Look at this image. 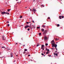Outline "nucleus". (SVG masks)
Returning <instances> with one entry per match:
<instances>
[{"label": "nucleus", "mask_w": 64, "mask_h": 64, "mask_svg": "<svg viewBox=\"0 0 64 64\" xmlns=\"http://www.w3.org/2000/svg\"><path fill=\"white\" fill-rule=\"evenodd\" d=\"M44 7V6H43V7Z\"/></svg>", "instance_id": "obj_53"}, {"label": "nucleus", "mask_w": 64, "mask_h": 64, "mask_svg": "<svg viewBox=\"0 0 64 64\" xmlns=\"http://www.w3.org/2000/svg\"><path fill=\"white\" fill-rule=\"evenodd\" d=\"M46 32H47V30H45L44 31V32L43 33V34L44 35H45V34H46Z\"/></svg>", "instance_id": "obj_3"}, {"label": "nucleus", "mask_w": 64, "mask_h": 64, "mask_svg": "<svg viewBox=\"0 0 64 64\" xmlns=\"http://www.w3.org/2000/svg\"><path fill=\"white\" fill-rule=\"evenodd\" d=\"M31 46L30 47V48H31Z\"/></svg>", "instance_id": "obj_52"}, {"label": "nucleus", "mask_w": 64, "mask_h": 64, "mask_svg": "<svg viewBox=\"0 0 64 64\" xmlns=\"http://www.w3.org/2000/svg\"><path fill=\"white\" fill-rule=\"evenodd\" d=\"M39 35H41V32H40L39 34Z\"/></svg>", "instance_id": "obj_19"}, {"label": "nucleus", "mask_w": 64, "mask_h": 64, "mask_svg": "<svg viewBox=\"0 0 64 64\" xmlns=\"http://www.w3.org/2000/svg\"><path fill=\"white\" fill-rule=\"evenodd\" d=\"M44 40H47V37L46 36H44Z\"/></svg>", "instance_id": "obj_7"}, {"label": "nucleus", "mask_w": 64, "mask_h": 64, "mask_svg": "<svg viewBox=\"0 0 64 64\" xmlns=\"http://www.w3.org/2000/svg\"><path fill=\"white\" fill-rule=\"evenodd\" d=\"M35 0H33V2H35Z\"/></svg>", "instance_id": "obj_40"}, {"label": "nucleus", "mask_w": 64, "mask_h": 64, "mask_svg": "<svg viewBox=\"0 0 64 64\" xmlns=\"http://www.w3.org/2000/svg\"><path fill=\"white\" fill-rule=\"evenodd\" d=\"M1 14L2 15H3V14H5L6 13V12H1Z\"/></svg>", "instance_id": "obj_4"}, {"label": "nucleus", "mask_w": 64, "mask_h": 64, "mask_svg": "<svg viewBox=\"0 0 64 64\" xmlns=\"http://www.w3.org/2000/svg\"><path fill=\"white\" fill-rule=\"evenodd\" d=\"M15 54V55H16V54Z\"/></svg>", "instance_id": "obj_63"}, {"label": "nucleus", "mask_w": 64, "mask_h": 64, "mask_svg": "<svg viewBox=\"0 0 64 64\" xmlns=\"http://www.w3.org/2000/svg\"><path fill=\"white\" fill-rule=\"evenodd\" d=\"M44 54H45V52H44Z\"/></svg>", "instance_id": "obj_56"}, {"label": "nucleus", "mask_w": 64, "mask_h": 64, "mask_svg": "<svg viewBox=\"0 0 64 64\" xmlns=\"http://www.w3.org/2000/svg\"><path fill=\"white\" fill-rule=\"evenodd\" d=\"M8 13L7 12H6V14H7Z\"/></svg>", "instance_id": "obj_42"}, {"label": "nucleus", "mask_w": 64, "mask_h": 64, "mask_svg": "<svg viewBox=\"0 0 64 64\" xmlns=\"http://www.w3.org/2000/svg\"><path fill=\"white\" fill-rule=\"evenodd\" d=\"M30 29H32V28L30 26Z\"/></svg>", "instance_id": "obj_28"}, {"label": "nucleus", "mask_w": 64, "mask_h": 64, "mask_svg": "<svg viewBox=\"0 0 64 64\" xmlns=\"http://www.w3.org/2000/svg\"><path fill=\"white\" fill-rule=\"evenodd\" d=\"M41 55H42L43 56L44 55V54H43V53H42L41 54Z\"/></svg>", "instance_id": "obj_33"}, {"label": "nucleus", "mask_w": 64, "mask_h": 64, "mask_svg": "<svg viewBox=\"0 0 64 64\" xmlns=\"http://www.w3.org/2000/svg\"><path fill=\"white\" fill-rule=\"evenodd\" d=\"M54 55H56V56H57V55H58V54H55V52H54Z\"/></svg>", "instance_id": "obj_13"}, {"label": "nucleus", "mask_w": 64, "mask_h": 64, "mask_svg": "<svg viewBox=\"0 0 64 64\" xmlns=\"http://www.w3.org/2000/svg\"><path fill=\"white\" fill-rule=\"evenodd\" d=\"M24 46H25V45H24Z\"/></svg>", "instance_id": "obj_55"}, {"label": "nucleus", "mask_w": 64, "mask_h": 64, "mask_svg": "<svg viewBox=\"0 0 64 64\" xmlns=\"http://www.w3.org/2000/svg\"><path fill=\"white\" fill-rule=\"evenodd\" d=\"M32 22H33V23H34V20H32Z\"/></svg>", "instance_id": "obj_30"}, {"label": "nucleus", "mask_w": 64, "mask_h": 64, "mask_svg": "<svg viewBox=\"0 0 64 64\" xmlns=\"http://www.w3.org/2000/svg\"><path fill=\"white\" fill-rule=\"evenodd\" d=\"M11 10V9H8V11L9 12L10 11V10Z\"/></svg>", "instance_id": "obj_17"}, {"label": "nucleus", "mask_w": 64, "mask_h": 64, "mask_svg": "<svg viewBox=\"0 0 64 64\" xmlns=\"http://www.w3.org/2000/svg\"><path fill=\"white\" fill-rule=\"evenodd\" d=\"M48 19H50V18L49 17H48Z\"/></svg>", "instance_id": "obj_38"}, {"label": "nucleus", "mask_w": 64, "mask_h": 64, "mask_svg": "<svg viewBox=\"0 0 64 64\" xmlns=\"http://www.w3.org/2000/svg\"><path fill=\"white\" fill-rule=\"evenodd\" d=\"M13 54L12 53H11L10 54V56H11L10 57H13Z\"/></svg>", "instance_id": "obj_11"}, {"label": "nucleus", "mask_w": 64, "mask_h": 64, "mask_svg": "<svg viewBox=\"0 0 64 64\" xmlns=\"http://www.w3.org/2000/svg\"><path fill=\"white\" fill-rule=\"evenodd\" d=\"M31 61H32V60H31Z\"/></svg>", "instance_id": "obj_61"}, {"label": "nucleus", "mask_w": 64, "mask_h": 64, "mask_svg": "<svg viewBox=\"0 0 64 64\" xmlns=\"http://www.w3.org/2000/svg\"><path fill=\"white\" fill-rule=\"evenodd\" d=\"M8 26V27H9V26H10V25L9 24H8V25H7Z\"/></svg>", "instance_id": "obj_29"}, {"label": "nucleus", "mask_w": 64, "mask_h": 64, "mask_svg": "<svg viewBox=\"0 0 64 64\" xmlns=\"http://www.w3.org/2000/svg\"><path fill=\"white\" fill-rule=\"evenodd\" d=\"M26 8H27V7H26Z\"/></svg>", "instance_id": "obj_60"}, {"label": "nucleus", "mask_w": 64, "mask_h": 64, "mask_svg": "<svg viewBox=\"0 0 64 64\" xmlns=\"http://www.w3.org/2000/svg\"><path fill=\"white\" fill-rule=\"evenodd\" d=\"M7 48H5V49H7Z\"/></svg>", "instance_id": "obj_44"}, {"label": "nucleus", "mask_w": 64, "mask_h": 64, "mask_svg": "<svg viewBox=\"0 0 64 64\" xmlns=\"http://www.w3.org/2000/svg\"><path fill=\"white\" fill-rule=\"evenodd\" d=\"M52 44V47H54L56 48V50H57V49L56 48L57 47V44H55V43H54V40H52L51 41Z\"/></svg>", "instance_id": "obj_1"}, {"label": "nucleus", "mask_w": 64, "mask_h": 64, "mask_svg": "<svg viewBox=\"0 0 64 64\" xmlns=\"http://www.w3.org/2000/svg\"><path fill=\"white\" fill-rule=\"evenodd\" d=\"M16 56H18V55H16Z\"/></svg>", "instance_id": "obj_46"}, {"label": "nucleus", "mask_w": 64, "mask_h": 64, "mask_svg": "<svg viewBox=\"0 0 64 64\" xmlns=\"http://www.w3.org/2000/svg\"><path fill=\"white\" fill-rule=\"evenodd\" d=\"M53 49H54V48H53V47H52V48L51 49H52V50H53Z\"/></svg>", "instance_id": "obj_34"}, {"label": "nucleus", "mask_w": 64, "mask_h": 64, "mask_svg": "<svg viewBox=\"0 0 64 64\" xmlns=\"http://www.w3.org/2000/svg\"><path fill=\"white\" fill-rule=\"evenodd\" d=\"M43 6V5H42V6Z\"/></svg>", "instance_id": "obj_47"}, {"label": "nucleus", "mask_w": 64, "mask_h": 64, "mask_svg": "<svg viewBox=\"0 0 64 64\" xmlns=\"http://www.w3.org/2000/svg\"><path fill=\"white\" fill-rule=\"evenodd\" d=\"M46 50L47 52H49V49H47V48H46Z\"/></svg>", "instance_id": "obj_9"}, {"label": "nucleus", "mask_w": 64, "mask_h": 64, "mask_svg": "<svg viewBox=\"0 0 64 64\" xmlns=\"http://www.w3.org/2000/svg\"><path fill=\"white\" fill-rule=\"evenodd\" d=\"M45 46H44V45H42V47L41 48V49H43V48Z\"/></svg>", "instance_id": "obj_5"}, {"label": "nucleus", "mask_w": 64, "mask_h": 64, "mask_svg": "<svg viewBox=\"0 0 64 64\" xmlns=\"http://www.w3.org/2000/svg\"><path fill=\"white\" fill-rule=\"evenodd\" d=\"M28 56H30V54H28Z\"/></svg>", "instance_id": "obj_41"}, {"label": "nucleus", "mask_w": 64, "mask_h": 64, "mask_svg": "<svg viewBox=\"0 0 64 64\" xmlns=\"http://www.w3.org/2000/svg\"><path fill=\"white\" fill-rule=\"evenodd\" d=\"M37 28H38V29H39V28H40V27H37Z\"/></svg>", "instance_id": "obj_31"}, {"label": "nucleus", "mask_w": 64, "mask_h": 64, "mask_svg": "<svg viewBox=\"0 0 64 64\" xmlns=\"http://www.w3.org/2000/svg\"><path fill=\"white\" fill-rule=\"evenodd\" d=\"M25 56H26V54H25Z\"/></svg>", "instance_id": "obj_62"}, {"label": "nucleus", "mask_w": 64, "mask_h": 64, "mask_svg": "<svg viewBox=\"0 0 64 64\" xmlns=\"http://www.w3.org/2000/svg\"><path fill=\"white\" fill-rule=\"evenodd\" d=\"M27 51V49H25L24 50V51Z\"/></svg>", "instance_id": "obj_21"}, {"label": "nucleus", "mask_w": 64, "mask_h": 64, "mask_svg": "<svg viewBox=\"0 0 64 64\" xmlns=\"http://www.w3.org/2000/svg\"><path fill=\"white\" fill-rule=\"evenodd\" d=\"M59 53V52H58L57 53V54H58V53Z\"/></svg>", "instance_id": "obj_49"}, {"label": "nucleus", "mask_w": 64, "mask_h": 64, "mask_svg": "<svg viewBox=\"0 0 64 64\" xmlns=\"http://www.w3.org/2000/svg\"><path fill=\"white\" fill-rule=\"evenodd\" d=\"M44 56H45V55H44Z\"/></svg>", "instance_id": "obj_50"}, {"label": "nucleus", "mask_w": 64, "mask_h": 64, "mask_svg": "<svg viewBox=\"0 0 64 64\" xmlns=\"http://www.w3.org/2000/svg\"><path fill=\"white\" fill-rule=\"evenodd\" d=\"M42 32H44V30L43 29H42Z\"/></svg>", "instance_id": "obj_15"}, {"label": "nucleus", "mask_w": 64, "mask_h": 64, "mask_svg": "<svg viewBox=\"0 0 64 64\" xmlns=\"http://www.w3.org/2000/svg\"><path fill=\"white\" fill-rule=\"evenodd\" d=\"M2 48L1 49H2V50H4L5 48V46H2Z\"/></svg>", "instance_id": "obj_6"}, {"label": "nucleus", "mask_w": 64, "mask_h": 64, "mask_svg": "<svg viewBox=\"0 0 64 64\" xmlns=\"http://www.w3.org/2000/svg\"><path fill=\"white\" fill-rule=\"evenodd\" d=\"M46 54H48V53H49V52H46Z\"/></svg>", "instance_id": "obj_25"}, {"label": "nucleus", "mask_w": 64, "mask_h": 64, "mask_svg": "<svg viewBox=\"0 0 64 64\" xmlns=\"http://www.w3.org/2000/svg\"><path fill=\"white\" fill-rule=\"evenodd\" d=\"M48 46V44H46V46Z\"/></svg>", "instance_id": "obj_23"}, {"label": "nucleus", "mask_w": 64, "mask_h": 64, "mask_svg": "<svg viewBox=\"0 0 64 64\" xmlns=\"http://www.w3.org/2000/svg\"><path fill=\"white\" fill-rule=\"evenodd\" d=\"M18 4L19 3V2H18Z\"/></svg>", "instance_id": "obj_58"}, {"label": "nucleus", "mask_w": 64, "mask_h": 64, "mask_svg": "<svg viewBox=\"0 0 64 64\" xmlns=\"http://www.w3.org/2000/svg\"><path fill=\"white\" fill-rule=\"evenodd\" d=\"M61 16H60L59 18H60V19H61Z\"/></svg>", "instance_id": "obj_20"}, {"label": "nucleus", "mask_w": 64, "mask_h": 64, "mask_svg": "<svg viewBox=\"0 0 64 64\" xmlns=\"http://www.w3.org/2000/svg\"><path fill=\"white\" fill-rule=\"evenodd\" d=\"M42 49H43V50H44V48Z\"/></svg>", "instance_id": "obj_51"}, {"label": "nucleus", "mask_w": 64, "mask_h": 64, "mask_svg": "<svg viewBox=\"0 0 64 64\" xmlns=\"http://www.w3.org/2000/svg\"><path fill=\"white\" fill-rule=\"evenodd\" d=\"M56 43H57V42H56Z\"/></svg>", "instance_id": "obj_64"}, {"label": "nucleus", "mask_w": 64, "mask_h": 64, "mask_svg": "<svg viewBox=\"0 0 64 64\" xmlns=\"http://www.w3.org/2000/svg\"><path fill=\"white\" fill-rule=\"evenodd\" d=\"M61 17H62V18H64V16H62Z\"/></svg>", "instance_id": "obj_24"}, {"label": "nucleus", "mask_w": 64, "mask_h": 64, "mask_svg": "<svg viewBox=\"0 0 64 64\" xmlns=\"http://www.w3.org/2000/svg\"><path fill=\"white\" fill-rule=\"evenodd\" d=\"M18 44L17 43H16V44Z\"/></svg>", "instance_id": "obj_48"}, {"label": "nucleus", "mask_w": 64, "mask_h": 64, "mask_svg": "<svg viewBox=\"0 0 64 64\" xmlns=\"http://www.w3.org/2000/svg\"><path fill=\"white\" fill-rule=\"evenodd\" d=\"M57 52V51H56V52Z\"/></svg>", "instance_id": "obj_45"}, {"label": "nucleus", "mask_w": 64, "mask_h": 64, "mask_svg": "<svg viewBox=\"0 0 64 64\" xmlns=\"http://www.w3.org/2000/svg\"><path fill=\"white\" fill-rule=\"evenodd\" d=\"M29 30H30V29H29V28H28V31H29Z\"/></svg>", "instance_id": "obj_35"}, {"label": "nucleus", "mask_w": 64, "mask_h": 64, "mask_svg": "<svg viewBox=\"0 0 64 64\" xmlns=\"http://www.w3.org/2000/svg\"><path fill=\"white\" fill-rule=\"evenodd\" d=\"M32 26H32V27L33 28H35V26H33V25H32Z\"/></svg>", "instance_id": "obj_26"}, {"label": "nucleus", "mask_w": 64, "mask_h": 64, "mask_svg": "<svg viewBox=\"0 0 64 64\" xmlns=\"http://www.w3.org/2000/svg\"><path fill=\"white\" fill-rule=\"evenodd\" d=\"M14 62H15V60L14 61Z\"/></svg>", "instance_id": "obj_59"}, {"label": "nucleus", "mask_w": 64, "mask_h": 64, "mask_svg": "<svg viewBox=\"0 0 64 64\" xmlns=\"http://www.w3.org/2000/svg\"><path fill=\"white\" fill-rule=\"evenodd\" d=\"M21 40H23V38H21Z\"/></svg>", "instance_id": "obj_36"}, {"label": "nucleus", "mask_w": 64, "mask_h": 64, "mask_svg": "<svg viewBox=\"0 0 64 64\" xmlns=\"http://www.w3.org/2000/svg\"><path fill=\"white\" fill-rule=\"evenodd\" d=\"M30 10L31 11V10H31V9H30Z\"/></svg>", "instance_id": "obj_54"}, {"label": "nucleus", "mask_w": 64, "mask_h": 64, "mask_svg": "<svg viewBox=\"0 0 64 64\" xmlns=\"http://www.w3.org/2000/svg\"><path fill=\"white\" fill-rule=\"evenodd\" d=\"M6 38L4 36H2V39L3 40H5Z\"/></svg>", "instance_id": "obj_2"}, {"label": "nucleus", "mask_w": 64, "mask_h": 64, "mask_svg": "<svg viewBox=\"0 0 64 64\" xmlns=\"http://www.w3.org/2000/svg\"><path fill=\"white\" fill-rule=\"evenodd\" d=\"M39 45H40V44H37V46L38 47V46H39Z\"/></svg>", "instance_id": "obj_14"}, {"label": "nucleus", "mask_w": 64, "mask_h": 64, "mask_svg": "<svg viewBox=\"0 0 64 64\" xmlns=\"http://www.w3.org/2000/svg\"><path fill=\"white\" fill-rule=\"evenodd\" d=\"M29 27V26L26 25V26L24 27V28H25V29H26V28H27V27Z\"/></svg>", "instance_id": "obj_8"}, {"label": "nucleus", "mask_w": 64, "mask_h": 64, "mask_svg": "<svg viewBox=\"0 0 64 64\" xmlns=\"http://www.w3.org/2000/svg\"><path fill=\"white\" fill-rule=\"evenodd\" d=\"M26 53V52H23V54H25V53Z\"/></svg>", "instance_id": "obj_32"}, {"label": "nucleus", "mask_w": 64, "mask_h": 64, "mask_svg": "<svg viewBox=\"0 0 64 64\" xmlns=\"http://www.w3.org/2000/svg\"><path fill=\"white\" fill-rule=\"evenodd\" d=\"M32 11H34V12L36 11V10L34 8L33 10H32Z\"/></svg>", "instance_id": "obj_10"}, {"label": "nucleus", "mask_w": 64, "mask_h": 64, "mask_svg": "<svg viewBox=\"0 0 64 64\" xmlns=\"http://www.w3.org/2000/svg\"><path fill=\"white\" fill-rule=\"evenodd\" d=\"M42 27H43V28H45V26L42 25Z\"/></svg>", "instance_id": "obj_12"}, {"label": "nucleus", "mask_w": 64, "mask_h": 64, "mask_svg": "<svg viewBox=\"0 0 64 64\" xmlns=\"http://www.w3.org/2000/svg\"><path fill=\"white\" fill-rule=\"evenodd\" d=\"M58 40V39H57V38L55 39V40H56V41H57V40Z\"/></svg>", "instance_id": "obj_27"}, {"label": "nucleus", "mask_w": 64, "mask_h": 64, "mask_svg": "<svg viewBox=\"0 0 64 64\" xmlns=\"http://www.w3.org/2000/svg\"><path fill=\"white\" fill-rule=\"evenodd\" d=\"M48 56H49L50 57H51V55H49Z\"/></svg>", "instance_id": "obj_39"}, {"label": "nucleus", "mask_w": 64, "mask_h": 64, "mask_svg": "<svg viewBox=\"0 0 64 64\" xmlns=\"http://www.w3.org/2000/svg\"><path fill=\"white\" fill-rule=\"evenodd\" d=\"M7 14H8V15H9V13H8Z\"/></svg>", "instance_id": "obj_43"}, {"label": "nucleus", "mask_w": 64, "mask_h": 64, "mask_svg": "<svg viewBox=\"0 0 64 64\" xmlns=\"http://www.w3.org/2000/svg\"><path fill=\"white\" fill-rule=\"evenodd\" d=\"M31 23V22H26V23H27V24H28V23Z\"/></svg>", "instance_id": "obj_18"}, {"label": "nucleus", "mask_w": 64, "mask_h": 64, "mask_svg": "<svg viewBox=\"0 0 64 64\" xmlns=\"http://www.w3.org/2000/svg\"><path fill=\"white\" fill-rule=\"evenodd\" d=\"M57 26L58 27H59V26H60V25H59L58 24H57Z\"/></svg>", "instance_id": "obj_16"}, {"label": "nucleus", "mask_w": 64, "mask_h": 64, "mask_svg": "<svg viewBox=\"0 0 64 64\" xmlns=\"http://www.w3.org/2000/svg\"><path fill=\"white\" fill-rule=\"evenodd\" d=\"M22 18V16H20V18Z\"/></svg>", "instance_id": "obj_22"}, {"label": "nucleus", "mask_w": 64, "mask_h": 64, "mask_svg": "<svg viewBox=\"0 0 64 64\" xmlns=\"http://www.w3.org/2000/svg\"><path fill=\"white\" fill-rule=\"evenodd\" d=\"M16 0V1H18V0Z\"/></svg>", "instance_id": "obj_57"}, {"label": "nucleus", "mask_w": 64, "mask_h": 64, "mask_svg": "<svg viewBox=\"0 0 64 64\" xmlns=\"http://www.w3.org/2000/svg\"><path fill=\"white\" fill-rule=\"evenodd\" d=\"M7 22V23H9V22L8 21L7 22Z\"/></svg>", "instance_id": "obj_37"}]
</instances>
